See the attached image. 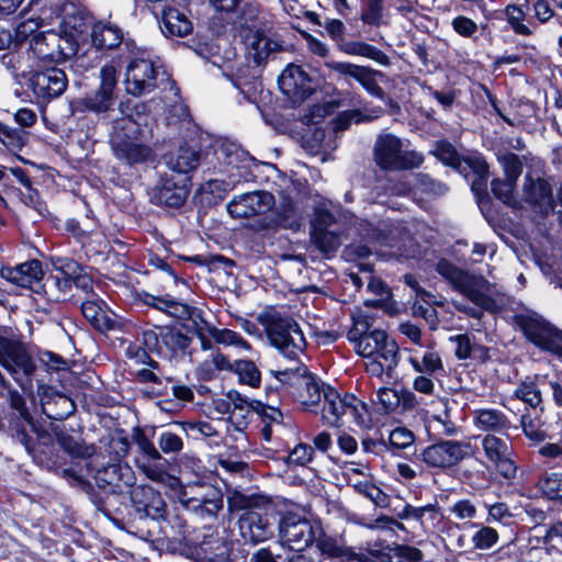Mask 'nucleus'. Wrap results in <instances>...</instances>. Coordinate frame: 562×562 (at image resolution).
<instances>
[{
	"mask_svg": "<svg viewBox=\"0 0 562 562\" xmlns=\"http://www.w3.org/2000/svg\"><path fill=\"white\" fill-rule=\"evenodd\" d=\"M361 402L351 394H340L331 386L324 389V406L322 420L330 427H341L347 420L358 423L361 418L359 407Z\"/></svg>",
	"mask_w": 562,
	"mask_h": 562,
	"instance_id": "obj_7",
	"label": "nucleus"
},
{
	"mask_svg": "<svg viewBox=\"0 0 562 562\" xmlns=\"http://www.w3.org/2000/svg\"><path fill=\"white\" fill-rule=\"evenodd\" d=\"M27 139V133L21 128L11 127L0 122V140L12 149H21Z\"/></svg>",
	"mask_w": 562,
	"mask_h": 562,
	"instance_id": "obj_56",
	"label": "nucleus"
},
{
	"mask_svg": "<svg viewBox=\"0 0 562 562\" xmlns=\"http://www.w3.org/2000/svg\"><path fill=\"white\" fill-rule=\"evenodd\" d=\"M103 302L92 294L81 304L83 316L89 323L100 331L112 330L115 328L116 321L110 316L102 307Z\"/></svg>",
	"mask_w": 562,
	"mask_h": 562,
	"instance_id": "obj_30",
	"label": "nucleus"
},
{
	"mask_svg": "<svg viewBox=\"0 0 562 562\" xmlns=\"http://www.w3.org/2000/svg\"><path fill=\"white\" fill-rule=\"evenodd\" d=\"M484 507L487 509V522H499L503 525H508L514 517L506 503L498 502L488 504L484 502Z\"/></svg>",
	"mask_w": 562,
	"mask_h": 562,
	"instance_id": "obj_64",
	"label": "nucleus"
},
{
	"mask_svg": "<svg viewBox=\"0 0 562 562\" xmlns=\"http://www.w3.org/2000/svg\"><path fill=\"white\" fill-rule=\"evenodd\" d=\"M520 426L525 436L535 443L543 442L548 438V429L540 416L535 412L521 415Z\"/></svg>",
	"mask_w": 562,
	"mask_h": 562,
	"instance_id": "obj_41",
	"label": "nucleus"
},
{
	"mask_svg": "<svg viewBox=\"0 0 562 562\" xmlns=\"http://www.w3.org/2000/svg\"><path fill=\"white\" fill-rule=\"evenodd\" d=\"M539 491L551 501H562V473H548L537 484Z\"/></svg>",
	"mask_w": 562,
	"mask_h": 562,
	"instance_id": "obj_49",
	"label": "nucleus"
},
{
	"mask_svg": "<svg viewBox=\"0 0 562 562\" xmlns=\"http://www.w3.org/2000/svg\"><path fill=\"white\" fill-rule=\"evenodd\" d=\"M199 562H231L229 543L212 527H205L195 536L190 548Z\"/></svg>",
	"mask_w": 562,
	"mask_h": 562,
	"instance_id": "obj_14",
	"label": "nucleus"
},
{
	"mask_svg": "<svg viewBox=\"0 0 562 562\" xmlns=\"http://www.w3.org/2000/svg\"><path fill=\"white\" fill-rule=\"evenodd\" d=\"M132 441L136 445L140 458L136 460L138 469L150 480L160 481L165 474L161 452L155 447L145 431L135 427L132 430Z\"/></svg>",
	"mask_w": 562,
	"mask_h": 562,
	"instance_id": "obj_15",
	"label": "nucleus"
},
{
	"mask_svg": "<svg viewBox=\"0 0 562 562\" xmlns=\"http://www.w3.org/2000/svg\"><path fill=\"white\" fill-rule=\"evenodd\" d=\"M246 47L248 57L251 58L257 65H261L273 53H277L281 49V45L278 42L271 40L259 31L249 33L247 35Z\"/></svg>",
	"mask_w": 562,
	"mask_h": 562,
	"instance_id": "obj_28",
	"label": "nucleus"
},
{
	"mask_svg": "<svg viewBox=\"0 0 562 562\" xmlns=\"http://www.w3.org/2000/svg\"><path fill=\"white\" fill-rule=\"evenodd\" d=\"M206 331L217 344L224 346H237L245 350L250 349V345L236 331L226 328L218 329L211 325H206Z\"/></svg>",
	"mask_w": 562,
	"mask_h": 562,
	"instance_id": "obj_51",
	"label": "nucleus"
},
{
	"mask_svg": "<svg viewBox=\"0 0 562 562\" xmlns=\"http://www.w3.org/2000/svg\"><path fill=\"white\" fill-rule=\"evenodd\" d=\"M72 56L75 57L72 67L80 74L95 68L101 61V55L95 48H90L80 55L76 53Z\"/></svg>",
	"mask_w": 562,
	"mask_h": 562,
	"instance_id": "obj_63",
	"label": "nucleus"
},
{
	"mask_svg": "<svg viewBox=\"0 0 562 562\" xmlns=\"http://www.w3.org/2000/svg\"><path fill=\"white\" fill-rule=\"evenodd\" d=\"M267 336L284 357L295 360L306 346L299 324L289 316L269 313L261 318Z\"/></svg>",
	"mask_w": 562,
	"mask_h": 562,
	"instance_id": "obj_4",
	"label": "nucleus"
},
{
	"mask_svg": "<svg viewBox=\"0 0 562 562\" xmlns=\"http://www.w3.org/2000/svg\"><path fill=\"white\" fill-rule=\"evenodd\" d=\"M162 344L172 352L186 351L191 339L178 330L167 329L160 334Z\"/></svg>",
	"mask_w": 562,
	"mask_h": 562,
	"instance_id": "obj_59",
	"label": "nucleus"
},
{
	"mask_svg": "<svg viewBox=\"0 0 562 562\" xmlns=\"http://www.w3.org/2000/svg\"><path fill=\"white\" fill-rule=\"evenodd\" d=\"M0 364L7 369L21 385L20 374L30 379L36 364L22 344L0 336Z\"/></svg>",
	"mask_w": 562,
	"mask_h": 562,
	"instance_id": "obj_12",
	"label": "nucleus"
},
{
	"mask_svg": "<svg viewBox=\"0 0 562 562\" xmlns=\"http://www.w3.org/2000/svg\"><path fill=\"white\" fill-rule=\"evenodd\" d=\"M167 522L166 537L191 548L199 531H190L186 519L177 514L169 517Z\"/></svg>",
	"mask_w": 562,
	"mask_h": 562,
	"instance_id": "obj_39",
	"label": "nucleus"
},
{
	"mask_svg": "<svg viewBox=\"0 0 562 562\" xmlns=\"http://www.w3.org/2000/svg\"><path fill=\"white\" fill-rule=\"evenodd\" d=\"M131 501L135 515L139 519L147 517L151 519H159L164 517L166 503L161 495L153 487L147 485L134 486L131 491Z\"/></svg>",
	"mask_w": 562,
	"mask_h": 562,
	"instance_id": "obj_21",
	"label": "nucleus"
},
{
	"mask_svg": "<svg viewBox=\"0 0 562 562\" xmlns=\"http://www.w3.org/2000/svg\"><path fill=\"white\" fill-rule=\"evenodd\" d=\"M94 479L100 488H109L116 493L133 485L134 472L127 464L110 463L99 469Z\"/></svg>",
	"mask_w": 562,
	"mask_h": 562,
	"instance_id": "obj_24",
	"label": "nucleus"
},
{
	"mask_svg": "<svg viewBox=\"0 0 562 562\" xmlns=\"http://www.w3.org/2000/svg\"><path fill=\"white\" fill-rule=\"evenodd\" d=\"M158 75L159 70L153 60L144 56L133 57L125 70L126 92L135 97L151 92L157 87Z\"/></svg>",
	"mask_w": 562,
	"mask_h": 562,
	"instance_id": "obj_9",
	"label": "nucleus"
},
{
	"mask_svg": "<svg viewBox=\"0 0 562 562\" xmlns=\"http://www.w3.org/2000/svg\"><path fill=\"white\" fill-rule=\"evenodd\" d=\"M469 445L457 440H440L422 450L417 459L429 468L448 469L461 462Z\"/></svg>",
	"mask_w": 562,
	"mask_h": 562,
	"instance_id": "obj_13",
	"label": "nucleus"
},
{
	"mask_svg": "<svg viewBox=\"0 0 562 562\" xmlns=\"http://www.w3.org/2000/svg\"><path fill=\"white\" fill-rule=\"evenodd\" d=\"M160 27L166 35L182 37L191 32L192 24L183 13L169 8L162 11Z\"/></svg>",
	"mask_w": 562,
	"mask_h": 562,
	"instance_id": "obj_37",
	"label": "nucleus"
},
{
	"mask_svg": "<svg viewBox=\"0 0 562 562\" xmlns=\"http://www.w3.org/2000/svg\"><path fill=\"white\" fill-rule=\"evenodd\" d=\"M276 204L274 196L268 191H252L234 196L227 204L233 217L246 218L263 214Z\"/></svg>",
	"mask_w": 562,
	"mask_h": 562,
	"instance_id": "obj_18",
	"label": "nucleus"
},
{
	"mask_svg": "<svg viewBox=\"0 0 562 562\" xmlns=\"http://www.w3.org/2000/svg\"><path fill=\"white\" fill-rule=\"evenodd\" d=\"M498 162L503 167L505 179L517 183L518 178L522 172V160L521 158L510 151L498 154Z\"/></svg>",
	"mask_w": 562,
	"mask_h": 562,
	"instance_id": "obj_53",
	"label": "nucleus"
},
{
	"mask_svg": "<svg viewBox=\"0 0 562 562\" xmlns=\"http://www.w3.org/2000/svg\"><path fill=\"white\" fill-rule=\"evenodd\" d=\"M68 86L66 72L57 67L38 70L31 78V87L37 98L52 100L61 95Z\"/></svg>",
	"mask_w": 562,
	"mask_h": 562,
	"instance_id": "obj_20",
	"label": "nucleus"
},
{
	"mask_svg": "<svg viewBox=\"0 0 562 562\" xmlns=\"http://www.w3.org/2000/svg\"><path fill=\"white\" fill-rule=\"evenodd\" d=\"M376 76H382V72L369 67H366L360 76H358L357 82H359L363 89L371 95L383 99L384 91L376 82Z\"/></svg>",
	"mask_w": 562,
	"mask_h": 562,
	"instance_id": "obj_58",
	"label": "nucleus"
},
{
	"mask_svg": "<svg viewBox=\"0 0 562 562\" xmlns=\"http://www.w3.org/2000/svg\"><path fill=\"white\" fill-rule=\"evenodd\" d=\"M217 159L223 160L227 166L239 168V164L247 166V162L252 161V158L247 151L241 149L237 144L231 142H223L217 150Z\"/></svg>",
	"mask_w": 562,
	"mask_h": 562,
	"instance_id": "obj_42",
	"label": "nucleus"
},
{
	"mask_svg": "<svg viewBox=\"0 0 562 562\" xmlns=\"http://www.w3.org/2000/svg\"><path fill=\"white\" fill-rule=\"evenodd\" d=\"M327 386V384L316 381L313 375L306 372L299 384V387H303L306 393H301L303 404L306 406L317 405L322 398L324 400V389Z\"/></svg>",
	"mask_w": 562,
	"mask_h": 562,
	"instance_id": "obj_44",
	"label": "nucleus"
},
{
	"mask_svg": "<svg viewBox=\"0 0 562 562\" xmlns=\"http://www.w3.org/2000/svg\"><path fill=\"white\" fill-rule=\"evenodd\" d=\"M200 164V153L194 148L182 145L176 153L166 157V165L169 170L179 175H187L194 170Z\"/></svg>",
	"mask_w": 562,
	"mask_h": 562,
	"instance_id": "obj_32",
	"label": "nucleus"
},
{
	"mask_svg": "<svg viewBox=\"0 0 562 562\" xmlns=\"http://www.w3.org/2000/svg\"><path fill=\"white\" fill-rule=\"evenodd\" d=\"M56 404L60 405L63 407V411L56 412L55 408L53 407V402L50 401H47L42 405L43 413L49 419L64 420L67 417H69L75 409L72 401L67 396H58L56 400Z\"/></svg>",
	"mask_w": 562,
	"mask_h": 562,
	"instance_id": "obj_57",
	"label": "nucleus"
},
{
	"mask_svg": "<svg viewBox=\"0 0 562 562\" xmlns=\"http://www.w3.org/2000/svg\"><path fill=\"white\" fill-rule=\"evenodd\" d=\"M386 558L389 562H420L423 552L412 546L395 544L387 549Z\"/></svg>",
	"mask_w": 562,
	"mask_h": 562,
	"instance_id": "obj_52",
	"label": "nucleus"
},
{
	"mask_svg": "<svg viewBox=\"0 0 562 562\" xmlns=\"http://www.w3.org/2000/svg\"><path fill=\"white\" fill-rule=\"evenodd\" d=\"M188 179L179 176H169L165 173L160 177V180L151 193V201L157 205H165L169 207L181 206L188 195L189 187L187 184Z\"/></svg>",
	"mask_w": 562,
	"mask_h": 562,
	"instance_id": "obj_19",
	"label": "nucleus"
},
{
	"mask_svg": "<svg viewBox=\"0 0 562 562\" xmlns=\"http://www.w3.org/2000/svg\"><path fill=\"white\" fill-rule=\"evenodd\" d=\"M157 443L161 454H177L183 449L182 438L170 430L161 431L158 435Z\"/></svg>",
	"mask_w": 562,
	"mask_h": 562,
	"instance_id": "obj_60",
	"label": "nucleus"
},
{
	"mask_svg": "<svg viewBox=\"0 0 562 562\" xmlns=\"http://www.w3.org/2000/svg\"><path fill=\"white\" fill-rule=\"evenodd\" d=\"M482 448L501 476L508 481L516 479L517 465L512 458V447L506 440L495 435H486L482 439Z\"/></svg>",
	"mask_w": 562,
	"mask_h": 562,
	"instance_id": "obj_17",
	"label": "nucleus"
},
{
	"mask_svg": "<svg viewBox=\"0 0 562 562\" xmlns=\"http://www.w3.org/2000/svg\"><path fill=\"white\" fill-rule=\"evenodd\" d=\"M5 419L7 424L4 422H0V431L8 434L13 440L22 445L26 452L34 458H36V450L32 438L26 431L27 425L32 426V429L37 435L41 445L52 443L50 434L47 430L37 429L33 425V418L31 414H29V416H22V414H9Z\"/></svg>",
	"mask_w": 562,
	"mask_h": 562,
	"instance_id": "obj_16",
	"label": "nucleus"
},
{
	"mask_svg": "<svg viewBox=\"0 0 562 562\" xmlns=\"http://www.w3.org/2000/svg\"><path fill=\"white\" fill-rule=\"evenodd\" d=\"M90 36L93 48L100 53V50L117 47L122 43L124 34L117 25L98 22L93 24Z\"/></svg>",
	"mask_w": 562,
	"mask_h": 562,
	"instance_id": "obj_29",
	"label": "nucleus"
},
{
	"mask_svg": "<svg viewBox=\"0 0 562 562\" xmlns=\"http://www.w3.org/2000/svg\"><path fill=\"white\" fill-rule=\"evenodd\" d=\"M227 505L231 512H243L237 525L245 542L256 544L273 537V525L261 512L272 505L270 496L235 490L227 496Z\"/></svg>",
	"mask_w": 562,
	"mask_h": 562,
	"instance_id": "obj_1",
	"label": "nucleus"
},
{
	"mask_svg": "<svg viewBox=\"0 0 562 562\" xmlns=\"http://www.w3.org/2000/svg\"><path fill=\"white\" fill-rule=\"evenodd\" d=\"M476 426L490 432L505 434L512 428L508 417L501 411L493 408H482L475 412Z\"/></svg>",
	"mask_w": 562,
	"mask_h": 562,
	"instance_id": "obj_34",
	"label": "nucleus"
},
{
	"mask_svg": "<svg viewBox=\"0 0 562 562\" xmlns=\"http://www.w3.org/2000/svg\"><path fill=\"white\" fill-rule=\"evenodd\" d=\"M380 110L372 111L371 114H364L360 110H348L340 112L334 120V131L340 132L347 130L352 122L361 123L369 122L379 116Z\"/></svg>",
	"mask_w": 562,
	"mask_h": 562,
	"instance_id": "obj_48",
	"label": "nucleus"
},
{
	"mask_svg": "<svg viewBox=\"0 0 562 562\" xmlns=\"http://www.w3.org/2000/svg\"><path fill=\"white\" fill-rule=\"evenodd\" d=\"M331 138L327 139L326 132L322 128H315L311 135L303 138V147L307 153L314 156H322V160H326V156L336 147Z\"/></svg>",
	"mask_w": 562,
	"mask_h": 562,
	"instance_id": "obj_38",
	"label": "nucleus"
},
{
	"mask_svg": "<svg viewBox=\"0 0 562 562\" xmlns=\"http://www.w3.org/2000/svg\"><path fill=\"white\" fill-rule=\"evenodd\" d=\"M372 357L384 360L387 366V376L392 378L393 371L398 363V346L394 339L384 331V339L372 349Z\"/></svg>",
	"mask_w": 562,
	"mask_h": 562,
	"instance_id": "obj_40",
	"label": "nucleus"
},
{
	"mask_svg": "<svg viewBox=\"0 0 562 562\" xmlns=\"http://www.w3.org/2000/svg\"><path fill=\"white\" fill-rule=\"evenodd\" d=\"M383 0H368L361 12V21L371 26H379L383 19Z\"/></svg>",
	"mask_w": 562,
	"mask_h": 562,
	"instance_id": "obj_61",
	"label": "nucleus"
},
{
	"mask_svg": "<svg viewBox=\"0 0 562 562\" xmlns=\"http://www.w3.org/2000/svg\"><path fill=\"white\" fill-rule=\"evenodd\" d=\"M516 325L525 337L543 351L562 356V331L536 312L515 315Z\"/></svg>",
	"mask_w": 562,
	"mask_h": 562,
	"instance_id": "obj_5",
	"label": "nucleus"
},
{
	"mask_svg": "<svg viewBox=\"0 0 562 562\" xmlns=\"http://www.w3.org/2000/svg\"><path fill=\"white\" fill-rule=\"evenodd\" d=\"M351 487L360 495L369 498L375 506L387 507L389 496L369 479L364 477L363 483H351Z\"/></svg>",
	"mask_w": 562,
	"mask_h": 562,
	"instance_id": "obj_50",
	"label": "nucleus"
},
{
	"mask_svg": "<svg viewBox=\"0 0 562 562\" xmlns=\"http://www.w3.org/2000/svg\"><path fill=\"white\" fill-rule=\"evenodd\" d=\"M301 226V214L294 200L282 195L271 217L265 225L266 228H284L296 231Z\"/></svg>",
	"mask_w": 562,
	"mask_h": 562,
	"instance_id": "obj_27",
	"label": "nucleus"
},
{
	"mask_svg": "<svg viewBox=\"0 0 562 562\" xmlns=\"http://www.w3.org/2000/svg\"><path fill=\"white\" fill-rule=\"evenodd\" d=\"M178 498L189 512L202 519H215L223 508L222 492L209 483H194L182 487Z\"/></svg>",
	"mask_w": 562,
	"mask_h": 562,
	"instance_id": "obj_6",
	"label": "nucleus"
},
{
	"mask_svg": "<svg viewBox=\"0 0 562 562\" xmlns=\"http://www.w3.org/2000/svg\"><path fill=\"white\" fill-rule=\"evenodd\" d=\"M372 157L375 165L383 171H400L417 168L423 162V156L407 149L404 142L392 133L378 135Z\"/></svg>",
	"mask_w": 562,
	"mask_h": 562,
	"instance_id": "obj_3",
	"label": "nucleus"
},
{
	"mask_svg": "<svg viewBox=\"0 0 562 562\" xmlns=\"http://www.w3.org/2000/svg\"><path fill=\"white\" fill-rule=\"evenodd\" d=\"M33 54L43 60L59 63L76 54V44L54 31L40 32L30 41Z\"/></svg>",
	"mask_w": 562,
	"mask_h": 562,
	"instance_id": "obj_10",
	"label": "nucleus"
},
{
	"mask_svg": "<svg viewBox=\"0 0 562 562\" xmlns=\"http://www.w3.org/2000/svg\"><path fill=\"white\" fill-rule=\"evenodd\" d=\"M52 431L59 447L72 458L89 459L95 453L93 445L80 442L59 426H52Z\"/></svg>",
	"mask_w": 562,
	"mask_h": 562,
	"instance_id": "obj_33",
	"label": "nucleus"
},
{
	"mask_svg": "<svg viewBox=\"0 0 562 562\" xmlns=\"http://www.w3.org/2000/svg\"><path fill=\"white\" fill-rule=\"evenodd\" d=\"M311 235L313 243L326 257L333 256L340 246V237L335 229L312 232Z\"/></svg>",
	"mask_w": 562,
	"mask_h": 562,
	"instance_id": "obj_47",
	"label": "nucleus"
},
{
	"mask_svg": "<svg viewBox=\"0 0 562 562\" xmlns=\"http://www.w3.org/2000/svg\"><path fill=\"white\" fill-rule=\"evenodd\" d=\"M524 200L535 206L541 214L548 215L554 210L555 203L552 195V188L548 181L526 176L524 187Z\"/></svg>",
	"mask_w": 562,
	"mask_h": 562,
	"instance_id": "obj_23",
	"label": "nucleus"
},
{
	"mask_svg": "<svg viewBox=\"0 0 562 562\" xmlns=\"http://www.w3.org/2000/svg\"><path fill=\"white\" fill-rule=\"evenodd\" d=\"M233 371H235L241 382L257 387L260 384V372L256 364L250 360H239L234 363Z\"/></svg>",
	"mask_w": 562,
	"mask_h": 562,
	"instance_id": "obj_55",
	"label": "nucleus"
},
{
	"mask_svg": "<svg viewBox=\"0 0 562 562\" xmlns=\"http://www.w3.org/2000/svg\"><path fill=\"white\" fill-rule=\"evenodd\" d=\"M234 364L218 350L212 351L198 368L199 374L204 380L212 379L217 371H233Z\"/></svg>",
	"mask_w": 562,
	"mask_h": 562,
	"instance_id": "obj_43",
	"label": "nucleus"
},
{
	"mask_svg": "<svg viewBox=\"0 0 562 562\" xmlns=\"http://www.w3.org/2000/svg\"><path fill=\"white\" fill-rule=\"evenodd\" d=\"M0 364L7 369L21 385L20 374L30 379L36 364L22 344L0 336Z\"/></svg>",
	"mask_w": 562,
	"mask_h": 562,
	"instance_id": "obj_11",
	"label": "nucleus"
},
{
	"mask_svg": "<svg viewBox=\"0 0 562 562\" xmlns=\"http://www.w3.org/2000/svg\"><path fill=\"white\" fill-rule=\"evenodd\" d=\"M278 85L293 102H302L312 93L311 81L300 66L290 65L279 76Z\"/></svg>",
	"mask_w": 562,
	"mask_h": 562,
	"instance_id": "obj_22",
	"label": "nucleus"
},
{
	"mask_svg": "<svg viewBox=\"0 0 562 562\" xmlns=\"http://www.w3.org/2000/svg\"><path fill=\"white\" fill-rule=\"evenodd\" d=\"M516 398L536 409L542 402L541 391L532 381H524L515 390Z\"/></svg>",
	"mask_w": 562,
	"mask_h": 562,
	"instance_id": "obj_54",
	"label": "nucleus"
},
{
	"mask_svg": "<svg viewBox=\"0 0 562 562\" xmlns=\"http://www.w3.org/2000/svg\"><path fill=\"white\" fill-rule=\"evenodd\" d=\"M337 48L344 54L366 57L383 66H387L390 64V59L385 53L362 41H347L345 38L339 43Z\"/></svg>",
	"mask_w": 562,
	"mask_h": 562,
	"instance_id": "obj_35",
	"label": "nucleus"
},
{
	"mask_svg": "<svg viewBox=\"0 0 562 562\" xmlns=\"http://www.w3.org/2000/svg\"><path fill=\"white\" fill-rule=\"evenodd\" d=\"M111 147L115 157L128 165L143 164L153 158L150 147L138 143V139L127 140L126 143L116 140V144L111 145Z\"/></svg>",
	"mask_w": 562,
	"mask_h": 562,
	"instance_id": "obj_31",
	"label": "nucleus"
},
{
	"mask_svg": "<svg viewBox=\"0 0 562 562\" xmlns=\"http://www.w3.org/2000/svg\"><path fill=\"white\" fill-rule=\"evenodd\" d=\"M436 271L467 299L486 311H495L496 302L490 296L491 284L483 277L471 274L447 259L436 263Z\"/></svg>",
	"mask_w": 562,
	"mask_h": 562,
	"instance_id": "obj_2",
	"label": "nucleus"
},
{
	"mask_svg": "<svg viewBox=\"0 0 562 562\" xmlns=\"http://www.w3.org/2000/svg\"><path fill=\"white\" fill-rule=\"evenodd\" d=\"M415 181V187L428 195L438 196L448 190L442 182L432 179L426 173H416Z\"/></svg>",
	"mask_w": 562,
	"mask_h": 562,
	"instance_id": "obj_62",
	"label": "nucleus"
},
{
	"mask_svg": "<svg viewBox=\"0 0 562 562\" xmlns=\"http://www.w3.org/2000/svg\"><path fill=\"white\" fill-rule=\"evenodd\" d=\"M140 132V123L131 115H123L112 122L110 144L114 145L116 140L126 143L127 140L138 139Z\"/></svg>",
	"mask_w": 562,
	"mask_h": 562,
	"instance_id": "obj_36",
	"label": "nucleus"
},
{
	"mask_svg": "<svg viewBox=\"0 0 562 562\" xmlns=\"http://www.w3.org/2000/svg\"><path fill=\"white\" fill-rule=\"evenodd\" d=\"M314 541H316V547L321 553L330 559H338L341 562H366L368 560L367 553L353 551L350 547L345 544L340 537H333L321 532L318 537L316 536Z\"/></svg>",
	"mask_w": 562,
	"mask_h": 562,
	"instance_id": "obj_25",
	"label": "nucleus"
},
{
	"mask_svg": "<svg viewBox=\"0 0 562 562\" xmlns=\"http://www.w3.org/2000/svg\"><path fill=\"white\" fill-rule=\"evenodd\" d=\"M278 528L281 543L294 551L305 549L316 538V530L310 520L293 512L282 514Z\"/></svg>",
	"mask_w": 562,
	"mask_h": 562,
	"instance_id": "obj_8",
	"label": "nucleus"
},
{
	"mask_svg": "<svg viewBox=\"0 0 562 562\" xmlns=\"http://www.w3.org/2000/svg\"><path fill=\"white\" fill-rule=\"evenodd\" d=\"M372 317L362 311H358L352 314V326L347 333V338L353 344V346H356L358 341L372 333Z\"/></svg>",
	"mask_w": 562,
	"mask_h": 562,
	"instance_id": "obj_45",
	"label": "nucleus"
},
{
	"mask_svg": "<svg viewBox=\"0 0 562 562\" xmlns=\"http://www.w3.org/2000/svg\"><path fill=\"white\" fill-rule=\"evenodd\" d=\"M114 93L99 87L95 91L85 98L75 99L69 102L70 114L76 115L90 111L97 114L108 112L114 103Z\"/></svg>",
	"mask_w": 562,
	"mask_h": 562,
	"instance_id": "obj_26",
	"label": "nucleus"
},
{
	"mask_svg": "<svg viewBox=\"0 0 562 562\" xmlns=\"http://www.w3.org/2000/svg\"><path fill=\"white\" fill-rule=\"evenodd\" d=\"M409 362L414 370L419 373L434 375L443 371L441 358L439 353L434 350L426 351L420 360L416 357H411Z\"/></svg>",
	"mask_w": 562,
	"mask_h": 562,
	"instance_id": "obj_46",
	"label": "nucleus"
}]
</instances>
